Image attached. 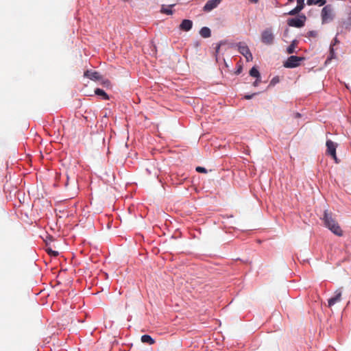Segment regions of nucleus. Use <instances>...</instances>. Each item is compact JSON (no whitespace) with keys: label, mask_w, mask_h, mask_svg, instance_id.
Here are the masks:
<instances>
[{"label":"nucleus","mask_w":351,"mask_h":351,"mask_svg":"<svg viewBox=\"0 0 351 351\" xmlns=\"http://www.w3.org/2000/svg\"><path fill=\"white\" fill-rule=\"evenodd\" d=\"M219 49H220V44H219V45L216 47V52H217V53H218V52H219Z\"/></svg>","instance_id":"c756f323"},{"label":"nucleus","mask_w":351,"mask_h":351,"mask_svg":"<svg viewBox=\"0 0 351 351\" xmlns=\"http://www.w3.org/2000/svg\"><path fill=\"white\" fill-rule=\"evenodd\" d=\"M141 341L143 343H148L149 345H152L155 343V340L148 335H144L141 337Z\"/></svg>","instance_id":"ddd939ff"},{"label":"nucleus","mask_w":351,"mask_h":351,"mask_svg":"<svg viewBox=\"0 0 351 351\" xmlns=\"http://www.w3.org/2000/svg\"><path fill=\"white\" fill-rule=\"evenodd\" d=\"M278 80H276L275 77L272 79V80L271 81V84H274L276 83V82H278Z\"/></svg>","instance_id":"c85d7f7f"},{"label":"nucleus","mask_w":351,"mask_h":351,"mask_svg":"<svg viewBox=\"0 0 351 351\" xmlns=\"http://www.w3.org/2000/svg\"><path fill=\"white\" fill-rule=\"evenodd\" d=\"M326 147H327V154L330 155L336 162H337V158L336 156V148H337V144L335 143L331 140H328L326 141Z\"/></svg>","instance_id":"0eeeda50"},{"label":"nucleus","mask_w":351,"mask_h":351,"mask_svg":"<svg viewBox=\"0 0 351 351\" xmlns=\"http://www.w3.org/2000/svg\"><path fill=\"white\" fill-rule=\"evenodd\" d=\"M316 0H307L308 5H315Z\"/></svg>","instance_id":"cd10ccee"},{"label":"nucleus","mask_w":351,"mask_h":351,"mask_svg":"<svg viewBox=\"0 0 351 351\" xmlns=\"http://www.w3.org/2000/svg\"><path fill=\"white\" fill-rule=\"evenodd\" d=\"M221 0H209L206 2L203 8L204 12H208L217 8L221 3Z\"/></svg>","instance_id":"6e6552de"},{"label":"nucleus","mask_w":351,"mask_h":351,"mask_svg":"<svg viewBox=\"0 0 351 351\" xmlns=\"http://www.w3.org/2000/svg\"><path fill=\"white\" fill-rule=\"evenodd\" d=\"M256 95V93H254V94H252V95H245L244 98H245V99H252V98L253 97V96H254V95Z\"/></svg>","instance_id":"bb28decb"},{"label":"nucleus","mask_w":351,"mask_h":351,"mask_svg":"<svg viewBox=\"0 0 351 351\" xmlns=\"http://www.w3.org/2000/svg\"><path fill=\"white\" fill-rule=\"evenodd\" d=\"M297 5L300 6L302 9L304 6V0H297Z\"/></svg>","instance_id":"5701e85b"},{"label":"nucleus","mask_w":351,"mask_h":351,"mask_svg":"<svg viewBox=\"0 0 351 351\" xmlns=\"http://www.w3.org/2000/svg\"><path fill=\"white\" fill-rule=\"evenodd\" d=\"M317 31H314V30H312V31H309L308 33H307V36L308 37H312V38H316L317 36Z\"/></svg>","instance_id":"6ab92c4d"},{"label":"nucleus","mask_w":351,"mask_h":351,"mask_svg":"<svg viewBox=\"0 0 351 351\" xmlns=\"http://www.w3.org/2000/svg\"><path fill=\"white\" fill-rule=\"evenodd\" d=\"M249 1L252 3H256L258 1V0H249Z\"/></svg>","instance_id":"7c9ffc66"},{"label":"nucleus","mask_w":351,"mask_h":351,"mask_svg":"<svg viewBox=\"0 0 351 351\" xmlns=\"http://www.w3.org/2000/svg\"><path fill=\"white\" fill-rule=\"evenodd\" d=\"M293 0H288L289 2H292Z\"/></svg>","instance_id":"2f4dec72"},{"label":"nucleus","mask_w":351,"mask_h":351,"mask_svg":"<svg viewBox=\"0 0 351 351\" xmlns=\"http://www.w3.org/2000/svg\"><path fill=\"white\" fill-rule=\"evenodd\" d=\"M95 93L98 96H101L105 100L109 99L108 94L101 88H96L95 90Z\"/></svg>","instance_id":"2eb2a0df"},{"label":"nucleus","mask_w":351,"mask_h":351,"mask_svg":"<svg viewBox=\"0 0 351 351\" xmlns=\"http://www.w3.org/2000/svg\"><path fill=\"white\" fill-rule=\"evenodd\" d=\"M250 75L252 76V77H256V78H260L261 76H260V73L259 71H258L257 69H256L255 67H252L250 71Z\"/></svg>","instance_id":"dca6fc26"},{"label":"nucleus","mask_w":351,"mask_h":351,"mask_svg":"<svg viewBox=\"0 0 351 351\" xmlns=\"http://www.w3.org/2000/svg\"><path fill=\"white\" fill-rule=\"evenodd\" d=\"M306 16L304 14L300 15L298 17L289 19L287 24L291 27H302L304 25Z\"/></svg>","instance_id":"39448f33"},{"label":"nucleus","mask_w":351,"mask_h":351,"mask_svg":"<svg viewBox=\"0 0 351 351\" xmlns=\"http://www.w3.org/2000/svg\"><path fill=\"white\" fill-rule=\"evenodd\" d=\"M298 41L294 40L291 42V45L287 47V52L289 54L293 53L295 51V48L297 47Z\"/></svg>","instance_id":"4468645a"},{"label":"nucleus","mask_w":351,"mask_h":351,"mask_svg":"<svg viewBox=\"0 0 351 351\" xmlns=\"http://www.w3.org/2000/svg\"><path fill=\"white\" fill-rule=\"evenodd\" d=\"M304 58L295 56H291L288 58L287 60L284 63V66L286 68H295L300 65V62Z\"/></svg>","instance_id":"423d86ee"},{"label":"nucleus","mask_w":351,"mask_h":351,"mask_svg":"<svg viewBox=\"0 0 351 351\" xmlns=\"http://www.w3.org/2000/svg\"><path fill=\"white\" fill-rule=\"evenodd\" d=\"M199 34L203 38H209L211 36L210 29L207 27H202L199 31Z\"/></svg>","instance_id":"f8f14e48"},{"label":"nucleus","mask_w":351,"mask_h":351,"mask_svg":"<svg viewBox=\"0 0 351 351\" xmlns=\"http://www.w3.org/2000/svg\"><path fill=\"white\" fill-rule=\"evenodd\" d=\"M260 82H261V79L260 78H256L255 82L253 83V86H257L259 84Z\"/></svg>","instance_id":"393cba45"},{"label":"nucleus","mask_w":351,"mask_h":351,"mask_svg":"<svg viewBox=\"0 0 351 351\" xmlns=\"http://www.w3.org/2000/svg\"><path fill=\"white\" fill-rule=\"evenodd\" d=\"M302 10V8H300V6L297 5L294 9L289 11L288 14L292 15V16L295 15V14H298Z\"/></svg>","instance_id":"f3484780"},{"label":"nucleus","mask_w":351,"mask_h":351,"mask_svg":"<svg viewBox=\"0 0 351 351\" xmlns=\"http://www.w3.org/2000/svg\"><path fill=\"white\" fill-rule=\"evenodd\" d=\"M238 50L246 59L247 62L252 61L253 56L247 45L245 43L240 42L237 44Z\"/></svg>","instance_id":"7ed1b4c3"},{"label":"nucleus","mask_w":351,"mask_h":351,"mask_svg":"<svg viewBox=\"0 0 351 351\" xmlns=\"http://www.w3.org/2000/svg\"><path fill=\"white\" fill-rule=\"evenodd\" d=\"M336 295L328 300V306L331 307L337 302H339L341 300V292L340 291H336Z\"/></svg>","instance_id":"9b49d317"},{"label":"nucleus","mask_w":351,"mask_h":351,"mask_svg":"<svg viewBox=\"0 0 351 351\" xmlns=\"http://www.w3.org/2000/svg\"><path fill=\"white\" fill-rule=\"evenodd\" d=\"M193 27V22L189 19H184L180 25V29L181 30L188 32Z\"/></svg>","instance_id":"9d476101"},{"label":"nucleus","mask_w":351,"mask_h":351,"mask_svg":"<svg viewBox=\"0 0 351 351\" xmlns=\"http://www.w3.org/2000/svg\"><path fill=\"white\" fill-rule=\"evenodd\" d=\"M84 76L95 81H99L102 79L101 75L99 72L90 70H87L84 72Z\"/></svg>","instance_id":"1a4fd4ad"},{"label":"nucleus","mask_w":351,"mask_h":351,"mask_svg":"<svg viewBox=\"0 0 351 351\" xmlns=\"http://www.w3.org/2000/svg\"><path fill=\"white\" fill-rule=\"evenodd\" d=\"M47 252L49 255H52L53 256H57L58 255V252L57 251H53L50 248L47 249Z\"/></svg>","instance_id":"aec40b11"},{"label":"nucleus","mask_w":351,"mask_h":351,"mask_svg":"<svg viewBox=\"0 0 351 351\" xmlns=\"http://www.w3.org/2000/svg\"><path fill=\"white\" fill-rule=\"evenodd\" d=\"M161 12L166 14H171L173 13V11L170 8H165L164 6H162L161 9Z\"/></svg>","instance_id":"a211bd4d"},{"label":"nucleus","mask_w":351,"mask_h":351,"mask_svg":"<svg viewBox=\"0 0 351 351\" xmlns=\"http://www.w3.org/2000/svg\"><path fill=\"white\" fill-rule=\"evenodd\" d=\"M261 41L267 45H271L274 41V35L270 28H267L261 33Z\"/></svg>","instance_id":"f03ea898"},{"label":"nucleus","mask_w":351,"mask_h":351,"mask_svg":"<svg viewBox=\"0 0 351 351\" xmlns=\"http://www.w3.org/2000/svg\"><path fill=\"white\" fill-rule=\"evenodd\" d=\"M323 220L325 226L335 234L339 237H341L343 235V231L341 229L340 226L335 221V219L332 217V215L331 213H328L327 210L324 211Z\"/></svg>","instance_id":"f257e3e1"},{"label":"nucleus","mask_w":351,"mask_h":351,"mask_svg":"<svg viewBox=\"0 0 351 351\" xmlns=\"http://www.w3.org/2000/svg\"><path fill=\"white\" fill-rule=\"evenodd\" d=\"M322 19L323 23H328L333 19V10L330 5L323 8L322 10Z\"/></svg>","instance_id":"20e7f679"},{"label":"nucleus","mask_w":351,"mask_h":351,"mask_svg":"<svg viewBox=\"0 0 351 351\" xmlns=\"http://www.w3.org/2000/svg\"><path fill=\"white\" fill-rule=\"evenodd\" d=\"M330 56L329 58H328V59L326 60V62H328V61H330L331 59L334 58H335V52H334V49L333 48H330Z\"/></svg>","instance_id":"412c9836"},{"label":"nucleus","mask_w":351,"mask_h":351,"mask_svg":"<svg viewBox=\"0 0 351 351\" xmlns=\"http://www.w3.org/2000/svg\"><path fill=\"white\" fill-rule=\"evenodd\" d=\"M326 3V0H316L315 5H319V6L324 5Z\"/></svg>","instance_id":"b1692460"},{"label":"nucleus","mask_w":351,"mask_h":351,"mask_svg":"<svg viewBox=\"0 0 351 351\" xmlns=\"http://www.w3.org/2000/svg\"><path fill=\"white\" fill-rule=\"evenodd\" d=\"M196 171L199 173H206L207 172V170L204 167H196Z\"/></svg>","instance_id":"4be33fe9"},{"label":"nucleus","mask_w":351,"mask_h":351,"mask_svg":"<svg viewBox=\"0 0 351 351\" xmlns=\"http://www.w3.org/2000/svg\"><path fill=\"white\" fill-rule=\"evenodd\" d=\"M102 84H104L106 86H108L110 85V81L108 80H104L102 82Z\"/></svg>","instance_id":"a878e982"}]
</instances>
